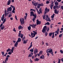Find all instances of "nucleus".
I'll use <instances>...</instances> for the list:
<instances>
[{
  "label": "nucleus",
  "instance_id": "49",
  "mask_svg": "<svg viewBox=\"0 0 63 63\" xmlns=\"http://www.w3.org/2000/svg\"><path fill=\"white\" fill-rule=\"evenodd\" d=\"M25 39V37L24 36L22 39V41H23Z\"/></svg>",
  "mask_w": 63,
  "mask_h": 63
},
{
  "label": "nucleus",
  "instance_id": "39",
  "mask_svg": "<svg viewBox=\"0 0 63 63\" xmlns=\"http://www.w3.org/2000/svg\"><path fill=\"white\" fill-rule=\"evenodd\" d=\"M34 11V12H35V10H34V9H31L30 11Z\"/></svg>",
  "mask_w": 63,
  "mask_h": 63
},
{
  "label": "nucleus",
  "instance_id": "1",
  "mask_svg": "<svg viewBox=\"0 0 63 63\" xmlns=\"http://www.w3.org/2000/svg\"><path fill=\"white\" fill-rule=\"evenodd\" d=\"M30 16H32L34 17L32 19V21L33 22L35 20L36 18V14H34L33 11H31L30 12Z\"/></svg>",
  "mask_w": 63,
  "mask_h": 63
},
{
  "label": "nucleus",
  "instance_id": "4",
  "mask_svg": "<svg viewBox=\"0 0 63 63\" xmlns=\"http://www.w3.org/2000/svg\"><path fill=\"white\" fill-rule=\"evenodd\" d=\"M46 21H51V20H50V17H48V15H46Z\"/></svg>",
  "mask_w": 63,
  "mask_h": 63
},
{
  "label": "nucleus",
  "instance_id": "9",
  "mask_svg": "<svg viewBox=\"0 0 63 63\" xmlns=\"http://www.w3.org/2000/svg\"><path fill=\"white\" fill-rule=\"evenodd\" d=\"M51 5L50 6V8H51V9H52V8L53 7V5H54V3L53 2V0H51Z\"/></svg>",
  "mask_w": 63,
  "mask_h": 63
},
{
  "label": "nucleus",
  "instance_id": "5",
  "mask_svg": "<svg viewBox=\"0 0 63 63\" xmlns=\"http://www.w3.org/2000/svg\"><path fill=\"white\" fill-rule=\"evenodd\" d=\"M60 31V30L59 28H58L57 29V31H55V36H56L57 35V34L58 35L59 34V32Z\"/></svg>",
  "mask_w": 63,
  "mask_h": 63
},
{
  "label": "nucleus",
  "instance_id": "23",
  "mask_svg": "<svg viewBox=\"0 0 63 63\" xmlns=\"http://www.w3.org/2000/svg\"><path fill=\"white\" fill-rule=\"evenodd\" d=\"M28 41V40H27L26 41V40H24V42H23V43L25 44H27Z\"/></svg>",
  "mask_w": 63,
  "mask_h": 63
},
{
  "label": "nucleus",
  "instance_id": "24",
  "mask_svg": "<svg viewBox=\"0 0 63 63\" xmlns=\"http://www.w3.org/2000/svg\"><path fill=\"white\" fill-rule=\"evenodd\" d=\"M18 43L17 42H16L15 45V47H17V46L18 45Z\"/></svg>",
  "mask_w": 63,
  "mask_h": 63
},
{
  "label": "nucleus",
  "instance_id": "17",
  "mask_svg": "<svg viewBox=\"0 0 63 63\" xmlns=\"http://www.w3.org/2000/svg\"><path fill=\"white\" fill-rule=\"evenodd\" d=\"M23 28V27H22L21 25H20L18 26V29L19 30H20L21 29H22Z\"/></svg>",
  "mask_w": 63,
  "mask_h": 63
},
{
  "label": "nucleus",
  "instance_id": "30",
  "mask_svg": "<svg viewBox=\"0 0 63 63\" xmlns=\"http://www.w3.org/2000/svg\"><path fill=\"white\" fill-rule=\"evenodd\" d=\"M55 15V14H53L52 16H51V18H53L54 17V16Z\"/></svg>",
  "mask_w": 63,
  "mask_h": 63
},
{
  "label": "nucleus",
  "instance_id": "16",
  "mask_svg": "<svg viewBox=\"0 0 63 63\" xmlns=\"http://www.w3.org/2000/svg\"><path fill=\"white\" fill-rule=\"evenodd\" d=\"M50 50L49 49H47L46 50V52L47 53V55L48 57H49V53L48 52V50Z\"/></svg>",
  "mask_w": 63,
  "mask_h": 63
},
{
  "label": "nucleus",
  "instance_id": "48",
  "mask_svg": "<svg viewBox=\"0 0 63 63\" xmlns=\"http://www.w3.org/2000/svg\"><path fill=\"white\" fill-rule=\"evenodd\" d=\"M11 6V7L13 8V9L14 8L15 9V7H14V6H12V5H10Z\"/></svg>",
  "mask_w": 63,
  "mask_h": 63
},
{
  "label": "nucleus",
  "instance_id": "11",
  "mask_svg": "<svg viewBox=\"0 0 63 63\" xmlns=\"http://www.w3.org/2000/svg\"><path fill=\"white\" fill-rule=\"evenodd\" d=\"M41 21L38 20V19H37L36 20V24L37 25H40L41 24Z\"/></svg>",
  "mask_w": 63,
  "mask_h": 63
},
{
  "label": "nucleus",
  "instance_id": "3",
  "mask_svg": "<svg viewBox=\"0 0 63 63\" xmlns=\"http://www.w3.org/2000/svg\"><path fill=\"white\" fill-rule=\"evenodd\" d=\"M47 27L46 26H45L43 29L42 31L43 33H45V35L46 36H47L48 35V33L46 31V29H47Z\"/></svg>",
  "mask_w": 63,
  "mask_h": 63
},
{
  "label": "nucleus",
  "instance_id": "50",
  "mask_svg": "<svg viewBox=\"0 0 63 63\" xmlns=\"http://www.w3.org/2000/svg\"><path fill=\"white\" fill-rule=\"evenodd\" d=\"M3 23H1V24L0 26V27H2V26H3Z\"/></svg>",
  "mask_w": 63,
  "mask_h": 63
},
{
  "label": "nucleus",
  "instance_id": "47",
  "mask_svg": "<svg viewBox=\"0 0 63 63\" xmlns=\"http://www.w3.org/2000/svg\"><path fill=\"white\" fill-rule=\"evenodd\" d=\"M5 14V16H7V12H6V11L5 10V11L4 12Z\"/></svg>",
  "mask_w": 63,
  "mask_h": 63
},
{
  "label": "nucleus",
  "instance_id": "54",
  "mask_svg": "<svg viewBox=\"0 0 63 63\" xmlns=\"http://www.w3.org/2000/svg\"><path fill=\"white\" fill-rule=\"evenodd\" d=\"M61 60L59 59V60H58V63H60V61H61Z\"/></svg>",
  "mask_w": 63,
  "mask_h": 63
},
{
  "label": "nucleus",
  "instance_id": "20",
  "mask_svg": "<svg viewBox=\"0 0 63 63\" xmlns=\"http://www.w3.org/2000/svg\"><path fill=\"white\" fill-rule=\"evenodd\" d=\"M11 2V0H9L7 2V4L8 5H9L10 4Z\"/></svg>",
  "mask_w": 63,
  "mask_h": 63
},
{
  "label": "nucleus",
  "instance_id": "51",
  "mask_svg": "<svg viewBox=\"0 0 63 63\" xmlns=\"http://www.w3.org/2000/svg\"><path fill=\"white\" fill-rule=\"evenodd\" d=\"M8 54L9 55H11V54H12V53L11 52V51H10L8 53Z\"/></svg>",
  "mask_w": 63,
  "mask_h": 63
},
{
  "label": "nucleus",
  "instance_id": "19",
  "mask_svg": "<svg viewBox=\"0 0 63 63\" xmlns=\"http://www.w3.org/2000/svg\"><path fill=\"white\" fill-rule=\"evenodd\" d=\"M21 41V39L20 38H18V40L17 41V42H20Z\"/></svg>",
  "mask_w": 63,
  "mask_h": 63
},
{
  "label": "nucleus",
  "instance_id": "55",
  "mask_svg": "<svg viewBox=\"0 0 63 63\" xmlns=\"http://www.w3.org/2000/svg\"><path fill=\"white\" fill-rule=\"evenodd\" d=\"M46 4H48L49 3V2L48 1V0L46 2Z\"/></svg>",
  "mask_w": 63,
  "mask_h": 63
},
{
  "label": "nucleus",
  "instance_id": "26",
  "mask_svg": "<svg viewBox=\"0 0 63 63\" xmlns=\"http://www.w3.org/2000/svg\"><path fill=\"white\" fill-rule=\"evenodd\" d=\"M39 60V59H38L37 58L34 59V61H38Z\"/></svg>",
  "mask_w": 63,
  "mask_h": 63
},
{
  "label": "nucleus",
  "instance_id": "18",
  "mask_svg": "<svg viewBox=\"0 0 63 63\" xmlns=\"http://www.w3.org/2000/svg\"><path fill=\"white\" fill-rule=\"evenodd\" d=\"M55 13L56 14H58L59 11H57L56 9L54 10Z\"/></svg>",
  "mask_w": 63,
  "mask_h": 63
},
{
  "label": "nucleus",
  "instance_id": "31",
  "mask_svg": "<svg viewBox=\"0 0 63 63\" xmlns=\"http://www.w3.org/2000/svg\"><path fill=\"white\" fill-rule=\"evenodd\" d=\"M63 34V33H61V34L60 35H59V37H60H60H62Z\"/></svg>",
  "mask_w": 63,
  "mask_h": 63
},
{
  "label": "nucleus",
  "instance_id": "2",
  "mask_svg": "<svg viewBox=\"0 0 63 63\" xmlns=\"http://www.w3.org/2000/svg\"><path fill=\"white\" fill-rule=\"evenodd\" d=\"M59 3L57 1H56L55 3V5H56L55 6H53V8L54 9H55L56 8L59 9V8H60L61 7V5H59L58 6V5H59Z\"/></svg>",
  "mask_w": 63,
  "mask_h": 63
},
{
  "label": "nucleus",
  "instance_id": "14",
  "mask_svg": "<svg viewBox=\"0 0 63 63\" xmlns=\"http://www.w3.org/2000/svg\"><path fill=\"white\" fill-rule=\"evenodd\" d=\"M1 53L2 54V55L3 56H6V55H7V54H8V53H6L4 55V52H2Z\"/></svg>",
  "mask_w": 63,
  "mask_h": 63
},
{
  "label": "nucleus",
  "instance_id": "8",
  "mask_svg": "<svg viewBox=\"0 0 63 63\" xmlns=\"http://www.w3.org/2000/svg\"><path fill=\"white\" fill-rule=\"evenodd\" d=\"M45 13H44V14H46L47 13H48L49 11L50 10L49 9H47V8H46L45 9Z\"/></svg>",
  "mask_w": 63,
  "mask_h": 63
},
{
  "label": "nucleus",
  "instance_id": "38",
  "mask_svg": "<svg viewBox=\"0 0 63 63\" xmlns=\"http://www.w3.org/2000/svg\"><path fill=\"white\" fill-rule=\"evenodd\" d=\"M7 19L6 18H5L4 20V21L3 22V23H4L6 21V20Z\"/></svg>",
  "mask_w": 63,
  "mask_h": 63
},
{
  "label": "nucleus",
  "instance_id": "63",
  "mask_svg": "<svg viewBox=\"0 0 63 63\" xmlns=\"http://www.w3.org/2000/svg\"><path fill=\"white\" fill-rule=\"evenodd\" d=\"M27 16H24V18L25 20H26V18Z\"/></svg>",
  "mask_w": 63,
  "mask_h": 63
},
{
  "label": "nucleus",
  "instance_id": "34",
  "mask_svg": "<svg viewBox=\"0 0 63 63\" xmlns=\"http://www.w3.org/2000/svg\"><path fill=\"white\" fill-rule=\"evenodd\" d=\"M40 5L39 4H38L37 6V8L39 9L40 8Z\"/></svg>",
  "mask_w": 63,
  "mask_h": 63
},
{
  "label": "nucleus",
  "instance_id": "35",
  "mask_svg": "<svg viewBox=\"0 0 63 63\" xmlns=\"http://www.w3.org/2000/svg\"><path fill=\"white\" fill-rule=\"evenodd\" d=\"M50 25V23H49L48 22H47V23H46L45 24V25Z\"/></svg>",
  "mask_w": 63,
  "mask_h": 63
},
{
  "label": "nucleus",
  "instance_id": "10",
  "mask_svg": "<svg viewBox=\"0 0 63 63\" xmlns=\"http://www.w3.org/2000/svg\"><path fill=\"white\" fill-rule=\"evenodd\" d=\"M38 50L36 48H35L34 50L33 51L34 54H36L38 52Z\"/></svg>",
  "mask_w": 63,
  "mask_h": 63
},
{
  "label": "nucleus",
  "instance_id": "61",
  "mask_svg": "<svg viewBox=\"0 0 63 63\" xmlns=\"http://www.w3.org/2000/svg\"><path fill=\"white\" fill-rule=\"evenodd\" d=\"M21 35V33H19L18 35V36L19 37H20V35Z\"/></svg>",
  "mask_w": 63,
  "mask_h": 63
},
{
  "label": "nucleus",
  "instance_id": "64",
  "mask_svg": "<svg viewBox=\"0 0 63 63\" xmlns=\"http://www.w3.org/2000/svg\"><path fill=\"white\" fill-rule=\"evenodd\" d=\"M61 60L63 62V58H62L61 59Z\"/></svg>",
  "mask_w": 63,
  "mask_h": 63
},
{
  "label": "nucleus",
  "instance_id": "6",
  "mask_svg": "<svg viewBox=\"0 0 63 63\" xmlns=\"http://www.w3.org/2000/svg\"><path fill=\"white\" fill-rule=\"evenodd\" d=\"M33 33H33L32 32H31V36H32L33 35H34V36L35 37V35L37 34V32H36L35 31H33Z\"/></svg>",
  "mask_w": 63,
  "mask_h": 63
},
{
  "label": "nucleus",
  "instance_id": "21",
  "mask_svg": "<svg viewBox=\"0 0 63 63\" xmlns=\"http://www.w3.org/2000/svg\"><path fill=\"white\" fill-rule=\"evenodd\" d=\"M44 57L45 56L43 55H42V56H41L40 58V59H44Z\"/></svg>",
  "mask_w": 63,
  "mask_h": 63
},
{
  "label": "nucleus",
  "instance_id": "59",
  "mask_svg": "<svg viewBox=\"0 0 63 63\" xmlns=\"http://www.w3.org/2000/svg\"><path fill=\"white\" fill-rule=\"evenodd\" d=\"M15 18L17 20L18 19H17V16L16 15H15Z\"/></svg>",
  "mask_w": 63,
  "mask_h": 63
},
{
  "label": "nucleus",
  "instance_id": "29",
  "mask_svg": "<svg viewBox=\"0 0 63 63\" xmlns=\"http://www.w3.org/2000/svg\"><path fill=\"white\" fill-rule=\"evenodd\" d=\"M15 8L13 9V10L12 11V12L13 13H15Z\"/></svg>",
  "mask_w": 63,
  "mask_h": 63
},
{
  "label": "nucleus",
  "instance_id": "41",
  "mask_svg": "<svg viewBox=\"0 0 63 63\" xmlns=\"http://www.w3.org/2000/svg\"><path fill=\"white\" fill-rule=\"evenodd\" d=\"M23 35L22 34H21V38H23Z\"/></svg>",
  "mask_w": 63,
  "mask_h": 63
},
{
  "label": "nucleus",
  "instance_id": "56",
  "mask_svg": "<svg viewBox=\"0 0 63 63\" xmlns=\"http://www.w3.org/2000/svg\"><path fill=\"white\" fill-rule=\"evenodd\" d=\"M42 51H40L39 52V53L40 54H42Z\"/></svg>",
  "mask_w": 63,
  "mask_h": 63
},
{
  "label": "nucleus",
  "instance_id": "57",
  "mask_svg": "<svg viewBox=\"0 0 63 63\" xmlns=\"http://www.w3.org/2000/svg\"><path fill=\"white\" fill-rule=\"evenodd\" d=\"M46 46H48V43H46Z\"/></svg>",
  "mask_w": 63,
  "mask_h": 63
},
{
  "label": "nucleus",
  "instance_id": "62",
  "mask_svg": "<svg viewBox=\"0 0 63 63\" xmlns=\"http://www.w3.org/2000/svg\"><path fill=\"white\" fill-rule=\"evenodd\" d=\"M61 9L63 10V6H61Z\"/></svg>",
  "mask_w": 63,
  "mask_h": 63
},
{
  "label": "nucleus",
  "instance_id": "13",
  "mask_svg": "<svg viewBox=\"0 0 63 63\" xmlns=\"http://www.w3.org/2000/svg\"><path fill=\"white\" fill-rule=\"evenodd\" d=\"M30 26H31V27H32L33 28H35V27L36 26V24H33L32 25H30Z\"/></svg>",
  "mask_w": 63,
  "mask_h": 63
},
{
  "label": "nucleus",
  "instance_id": "32",
  "mask_svg": "<svg viewBox=\"0 0 63 63\" xmlns=\"http://www.w3.org/2000/svg\"><path fill=\"white\" fill-rule=\"evenodd\" d=\"M53 32L50 33H49V36H51L53 34Z\"/></svg>",
  "mask_w": 63,
  "mask_h": 63
},
{
  "label": "nucleus",
  "instance_id": "42",
  "mask_svg": "<svg viewBox=\"0 0 63 63\" xmlns=\"http://www.w3.org/2000/svg\"><path fill=\"white\" fill-rule=\"evenodd\" d=\"M5 28V27L4 26L2 27L1 28V30H2Z\"/></svg>",
  "mask_w": 63,
  "mask_h": 63
},
{
  "label": "nucleus",
  "instance_id": "44",
  "mask_svg": "<svg viewBox=\"0 0 63 63\" xmlns=\"http://www.w3.org/2000/svg\"><path fill=\"white\" fill-rule=\"evenodd\" d=\"M39 5L40 6H42L44 5V4L43 3H41V4H40L39 3Z\"/></svg>",
  "mask_w": 63,
  "mask_h": 63
},
{
  "label": "nucleus",
  "instance_id": "45",
  "mask_svg": "<svg viewBox=\"0 0 63 63\" xmlns=\"http://www.w3.org/2000/svg\"><path fill=\"white\" fill-rule=\"evenodd\" d=\"M28 57H32V55L31 54H29L28 56Z\"/></svg>",
  "mask_w": 63,
  "mask_h": 63
},
{
  "label": "nucleus",
  "instance_id": "37",
  "mask_svg": "<svg viewBox=\"0 0 63 63\" xmlns=\"http://www.w3.org/2000/svg\"><path fill=\"white\" fill-rule=\"evenodd\" d=\"M31 29V26H30L28 27V29L29 30H30Z\"/></svg>",
  "mask_w": 63,
  "mask_h": 63
},
{
  "label": "nucleus",
  "instance_id": "43",
  "mask_svg": "<svg viewBox=\"0 0 63 63\" xmlns=\"http://www.w3.org/2000/svg\"><path fill=\"white\" fill-rule=\"evenodd\" d=\"M34 5L35 6H37V3L36 2V3H34Z\"/></svg>",
  "mask_w": 63,
  "mask_h": 63
},
{
  "label": "nucleus",
  "instance_id": "33",
  "mask_svg": "<svg viewBox=\"0 0 63 63\" xmlns=\"http://www.w3.org/2000/svg\"><path fill=\"white\" fill-rule=\"evenodd\" d=\"M11 50V49L9 48H8V49L6 50V52H8L9 51H10Z\"/></svg>",
  "mask_w": 63,
  "mask_h": 63
},
{
  "label": "nucleus",
  "instance_id": "46",
  "mask_svg": "<svg viewBox=\"0 0 63 63\" xmlns=\"http://www.w3.org/2000/svg\"><path fill=\"white\" fill-rule=\"evenodd\" d=\"M46 16V15H44L43 16V19H45V17Z\"/></svg>",
  "mask_w": 63,
  "mask_h": 63
},
{
  "label": "nucleus",
  "instance_id": "28",
  "mask_svg": "<svg viewBox=\"0 0 63 63\" xmlns=\"http://www.w3.org/2000/svg\"><path fill=\"white\" fill-rule=\"evenodd\" d=\"M46 30H47V32H48L49 31V28L48 27L46 29Z\"/></svg>",
  "mask_w": 63,
  "mask_h": 63
},
{
  "label": "nucleus",
  "instance_id": "15",
  "mask_svg": "<svg viewBox=\"0 0 63 63\" xmlns=\"http://www.w3.org/2000/svg\"><path fill=\"white\" fill-rule=\"evenodd\" d=\"M5 16V14H3V15H2V17L1 18V20L2 21H3L4 19V16Z\"/></svg>",
  "mask_w": 63,
  "mask_h": 63
},
{
  "label": "nucleus",
  "instance_id": "52",
  "mask_svg": "<svg viewBox=\"0 0 63 63\" xmlns=\"http://www.w3.org/2000/svg\"><path fill=\"white\" fill-rule=\"evenodd\" d=\"M57 1L58 2H61V1L62 0H57Z\"/></svg>",
  "mask_w": 63,
  "mask_h": 63
},
{
  "label": "nucleus",
  "instance_id": "36",
  "mask_svg": "<svg viewBox=\"0 0 63 63\" xmlns=\"http://www.w3.org/2000/svg\"><path fill=\"white\" fill-rule=\"evenodd\" d=\"M33 49L34 48H33L31 49L30 50V52H33Z\"/></svg>",
  "mask_w": 63,
  "mask_h": 63
},
{
  "label": "nucleus",
  "instance_id": "58",
  "mask_svg": "<svg viewBox=\"0 0 63 63\" xmlns=\"http://www.w3.org/2000/svg\"><path fill=\"white\" fill-rule=\"evenodd\" d=\"M13 31L14 32H16V30H15V28H14V29H13Z\"/></svg>",
  "mask_w": 63,
  "mask_h": 63
},
{
  "label": "nucleus",
  "instance_id": "7",
  "mask_svg": "<svg viewBox=\"0 0 63 63\" xmlns=\"http://www.w3.org/2000/svg\"><path fill=\"white\" fill-rule=\"evenodd\" d=\"M20 21L21 22V25L23 24L24 23V20L22 18H20Z\"/></svg>",
  "mask_w": 63,
  "mask_h": 63
},
{
  "label": "nucleus",
  "instance_id": "12",
  "mask_svg": "<svg viewBox=\"0 0 63 63\" xmlns=\"http://www.w3.org/2000/svg\"><path fill=\"white\" fill-rule=\"evenodd\" d=\"M12 8L11 7H10L8 8L7 9V12H9V11H12Z\"/></svg>",
  "mask_w": 63,
  "mask_h": 63
},
{
  "label": "nucleus",
  "instance_id": "53",
  "mask_svg": "<svg viewBox=\"0 0 63 63\" xmlns=\"http://www.w3.org/2000/svg\"><path fill=\"white\" fill-rule=\"evenodd\" d=\"M60 52H61V53H62V54L63 53V51L62 50H60Z\"/></svg>",
  "mask_w": 63,
  "mask_h": 63
},
{
  "label": "nucleus",
  "instance_id": "60",
  "mask_svg": "<svg viewBox=\"0 0 63 63\" xmlns=\"http://www.w3.org/2000/svg\"><path fill=\"white\" fill-rule=\"evenodd\" d=\"M37 12L38 14H40V13H41L40 12H39V11H37Z\"/></svg>",
  "mask_w": 63,
  "mask_h": 63
},
{
  "label": "nucleus",
  "instance_id": "25",
  "mask_svg": "<svg viewBox=\"0 0 63 63\" xmlns=\"http://www.w3.org/2000/svg\"><path fill=\"white\" fill-rule=\"evenodd\" d=\"M10 57V56L9 55H7L6 56V60H8V58Z\"/></svg>",
  "mask_w": 63,
  "mask_h": 63
},
{
  "label": "nucleus",
  "instance_id": "22",
  "mask_svg": "<svg viewBox=\"0 0 63 63\" xmlns=\"http://www.w3.org/2000/svg\"><path fill=\"white\" fill-rule=\"evenodd\" d=\"M50 49L49 50H50V49H51V50H49L48 51V52L49 53H51L53 51V50L51 48H50L49 49Z\"/></svg>",
  "mask_w": 63,
  "mask_h": 63
},
{
  "label": "nucleus",
  "instance_id": "40",
  "mask_svg": "<svg viewBox=\"0 0 63 63\" xmlns=\"http://www.w3.org/2000/svg\"><path fill=\"white\" fill-rule=\"evenodd\" d=\"M55 33V32H54L52 33L53 35L52 36V38H54V33Z\"/></svg>",
  "mask_w": 63,
  "mask_h": 63
},
{
  "label": "nucleus",
  "instance_id": "27",
  "mask_svg": "<svg viewBox=\"0 0 63 63\" xmlns=\"http://www.w3.org/2000/svg\"><path fill=\"white\" fill-rule=\"evenodd\" d=\"M14 47H12V48L11 49V52L12 53H13V50L14 49Z\"/></svg>",
  "mask_w": 63,
  "mask_h": 63
}]
</instances>
